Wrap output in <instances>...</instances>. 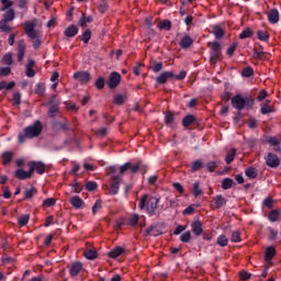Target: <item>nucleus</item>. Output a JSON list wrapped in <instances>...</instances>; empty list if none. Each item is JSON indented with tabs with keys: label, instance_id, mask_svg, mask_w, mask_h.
I'll use <instances>...</instances> for the list:
<instances>
[{
	"label": "nucleus",
	"instance_id": "864d4df0",
	"mask_svg": "<svg viewBox=\"0 0 281 281\" xmlns=\"http://www.w3.org/2000/svg\"><path fill=\"white\" fill-rule=\"evenodd\" d=\"M221 56H222L221 48H218L217 50H212L211 52V63L221 60Z\"/></svg>",
	"mask_w": 281,
	"mask_h": 281
},
{
	"label": "nucleus",
	"instance_id": "423d86ee",
	"mask_svg": "<svg viewBox=\"0 0 281 281\" xmlns=\"http://www.w3.org/2000/svg\"><path fill=\"white\" fill-rule=\"evenodd\" d=\"M122 184V177L120 176H112L110 178V186L104 184L103 190H108L110 196H115L120 192V186Z\"/></svg>",
	"mask_w": 281,
	"mask_h": 281
},
{
	"label": "nucleus",
	"instance_id": "c756f323",
	"mask_svg": "<svg viewBox=\"0 0 281 281\" xmlns=\"http://www.w3.org/2000/svg\"><path fill=\"white\" fill-rule=\"evenodd\" d=\"M161 232H159V228L157 226H149L145 231V236H160Z\"/></svg>",
	"mask_w": 281,
	"mask_h": 281
},
{
	"label": "nucleus",
	"instance_id": "ddd939ff",
	"mask_svg": "<svg viewBox=\"0 0 281 281\" xmlns=\"http://www.w3.org/2000/svg\"><path fill=\"white\" fill-rule=\"evenodd\" d=\"M75 80H78L79 82L87 83L91 80V74L87 71H77L74 74Z\"/></svg>",
	"mask_w": 281,
	"mask_h": 281
},
{
	"label": "nucleus",
	"instance_id": "cd10ccee",
	"mask_svg": "<svg viewBox=\"0 0 281 281\" xmlns=\"http://www.w3.org/2000/svg\"><path fill=\"white\" fill-rule=\"evenodd\" d=\"M165 124H167V126H173L175 113H172L171 111L165 112Z\"/></svg>",
	"mask_w": 281,
	"mask_h": 281
},
{
	"label": "nucleus",
	"instance_id": "473e14b6",
	"mask_svg": "<svg viewBox=\"0 0 281 281\" xmlns=\"http://www.w3.org/2000/svg\"><path fill=\"white\" fill-rule=\"evenodd\" d=\"M276 256V247L273 246H269L266 249V255H265V260L269 261V260H273V257Z\"/></svg>",
	"mask_w": 281,
	"mask_h": 281
},
{
	"label": "nucleus",
	"instance_id": "f8f14e48",
	"mask_svg": "<svg viewBox=\"0 0 281 281\" xmlns=\"http://www.w3.org/2000/svg\"><path fill=\"white\" fill-rule=\"evenodd\" d=\"M175 77V72L172 71H164L158 77H156L157 85H166L170 78Z\"/></svg>",
	"mask_w": 281,
	"mask_h": 281
},
{
	"label": "nucleus",
	"instance_id": "603ef678",
	"mask_svg": "<svg viewBox=\"0 0 281 281\" xmlns=\"http://www.w3.org/2000/svg\"><path fill=\"white\" fill-rule=\"evenodd\" d=\"M86 190L88 192H95V190H98V182H95V181H88L86 183Z\"/></svg>",
	"mask_w": 281,
	"mask_h": 281
},
{
	"label": "nucleus",
	"instance_id": "a19ab883",
	"mask_svg": "<svg viewBox=\"0 0 281 281\" xmlns=\"http://www.w3.org/2000/svg\"><path fill=\"white\" fill-rule=\"evenodd\" d=\"M245 175L248 177V179H256V177H258V171H256V168L254 167H248L245 170Z\"/></svg>",
	"mask_w": 281,
	"mask_h": 281
},
{
	"label": "nucleus",
	"instance_id": "bb28decb",
	"mask_svg": "<svg viewBox=\"0 0 281 281\" xmlns=\"http://www.w3.org/2000/svg\"><path fill=\"white\" fill-rule=\"evenodd\" d=\"M12 157H14V153L12 151L2 153V166H10L12 162Z\"/></svg>",
	"mask_w": 281,
	"mask_h": 281
},
{
	"label": "nucleus",
	"instance_id": "aec40b11",
	"mask_svg": "<svg viewBox=\"0 0 281 281\" xmlns=\"http://www.w3.org/2000/svg\"><path fill=\"white\" fill-rule=\"evenodd\" d=\"M79 32V29L71 24L69 26H67L64 31V35L67 37V38H74V36H76Z\"/></svg>",
	"mask_w": 281,
	"mask_h": 281
},
{
	"label": "nucleus",
	"instance_id": "5fc2aeb1",
	"mask_svg": "<svg viewBox=\"0 0 281 281\" xmlns=\"http://www.w3.org/2000/svg\"><path fill=\"white\" fill-rule=\"evenodd\" d=\"M100 210H102V200L98 199L92 206V214L95 216Z\"/></svg>",
	"mask_w": 281,
	"mask_h": 281
},
{
	"label": "nucleus",
	"instance_id": "412c9836",
	"mask_svg": "<svg viewBox=\"0 0 281 281\" xmlns=\"http://www.w3.org/2000/svg\"><path fill=\"white\" fill-rule=\"evenodd\" d=\"M122 254H126V249H124L121 246H117V247L113 248L112 250H110L108 252V256H109V258L115 259V258H120V256H122Z\"/></svg>",
	"mask_w": 281,
	"mask_h": 281
},
{
	"label": "nucleus",
	"instance_id": "4c0bfd02",
	"mask_svg": "<svg viewBox=\"0 0 281 281\" xmlns=\"http://www.w3.org/2000/svg\"><path fill=\"white\" fill-rule=\"evenodd\" d=\"M201 168H203V160L202 159L194 160L191 164L192 172H199V170H201Z\"/></svg>",
	"mask_w": 281,
	"mask_h": 281
},
{
	"label": "nucleus",
	"instance_id": "7c9ffc66",
	"mask_svg": "<svg viewBox=\"0 0 281 281\" xmlns=\"http://www.w3.org/2000/svg\"><path fill=\"white\" fill-rule=\"evenodd\" d=\"M254 58H256V60H267V53L255 47Z\"/></svg>",
	"mask_w": 281,
	"mask_h": 281
},
{
	"label": "nucleus",
	"instance_id": "4468645a",
	"mask_svg": "<svg viewBox=\"0 0 281 281\" xmlns=\"http://www.w3.org/2000/svg\"><path fill=\"white\" fill-rule=\"evenodd\" d=\"M269 223H278L281 218V212L278 209H272L267 215Z\"/></svg>",
	"mask_w": 281,
	"mask_h": 281
},
{
	"label": "nucleus",
	"instance_id": "79ce46f5",
	"mask_svg": "<svg viewBox=\"0 0 281 281\" xmlns=\"http://www.w3.org/2000/svg\"><path fill=\"white\" fill-rule=\"evenodd\" d=\"M114 104H117V106H122L124 102H126V95L124 94H116L113 99Z\"/></svg>",
	"mask_w": 281,
	"mask_h": 281
},
{
	"label": "nucleus",
	"instance_id": "2eb2a0df",
	"mask_svg": "<svg viewBox=\"0 0 281 281\" xmlns=\"http://www.w3.org/2000/svg\"><path fill=\"white\" fill-rule=\"evenodd\" d=\"M192 234L195 236H201L203 234V223L201 221H194L191 224Z\"/></svg>",
	"mask_w": 281,
	"mask_h": 281
},
{
	"label": "nucleus",
	"instance_id": "49530a36",
	"mask_svg": "<svg viewBox=\"0 0 281 281\" xmlns=\"http://www.w3.org/2000/svg\"><path fill=\"white\" fill-rule=\"evenodd\" d=\"M159 30H166V32H170V30H172V22H170V20H164L159 25Z\"/></svg>",
	"mask_w": 281,
	"mask_h": 281
},
{
	"label": "nucleus",
	"instance_id": "e433bc0d",
	"mask_svg": "<svg viewBox=\"0 0 281 281\" xmlns=\"http://www.w3.org/2000/svg\"><path fill=\"white\" fill-rule=\"evenodd\" d=\"M83 256L87 258V260H95V258H98V251L93 249H87Z\"/></svg>",
	"mask_w": 281,
	"mask_h": 281
},
{
	"label": "nucleus",
	"instance_id": "a18cd8bd",
	"mask_svg": "<svg viewBox=\"0 0 281 281\" xmlns=\"http://www.w3.org/2000/svg\"><path fill=\"white\" fill-rule=\"evenodd\" d=\"M15 86H16V83L14 81H11L9 83L5 81H1L0 82V91H3V89H7V91H10Z\"/></svg>",
	"mask_w": 281,
	"mask_h": 281
},
{
	"label": "nucleus",
	"instance_id": "58836bf2",
	"mask_svg": "<svg viewBox=\"0 0 281 281\" xmlns=\"http://www.w3.org/2000/svg\"><path fill=\"white\" fill-rule=\"evenodd\" d=\"M261 115H269V113H273V108L269 105V103H262L260 108Z\"/></svg>",
	"mask_w": 281,
	"mask_h": 281
},
{
	"label": "nucleus",
	"instance_id": "b1692460",
	"mask_svg": "<svg viewBox=\"0 0 281 281\" xmlns=\"http://www.w3.org/2000/svg\"><path fill=\"white\" fill-rule=\"evenodd\" d=\"M213 203L216 210H221L223 205H227V199L223 198V195H216L213 198Z\"/></svg>",
	"mask_w": 281,
	"mask_h": 281
},
{
	"label": "nucleus",
	"instance_id": "6ab92c4d",
	"mask_svg": "<svg viewBox=\"0 0 281 281\" xmlns=\"http://www.w3.org/2000/svg\"><path fill=\"white\" fill-rule=\"evenodd\" d=\"M80 271H82V262L76 261L75 263L71 265L69 269L70 277L76 278V276H78Z\"/></svg>",
	"mask_w": 281,
	"mask_h": 281
},
{
	"label": "nucleus",
	"instance_id": "f3484780",
	"mask_svg": "<svg viewBox=\"0 0 281 281\" xmlns=\"http://www.w3.org/2000/svg\"><path fill=\"white\" fill-rule=\"evenodd\" d=\"M268 21L272 23V25H276V23L280 21V12L278 9H272L268 12Z\"/></svg>",
	"mask_w": 281,
	"mask_h": 281
},
{
	"label": "nucleus",
	"instance_id": "4d7b16f0",
	"mask_svg": "<svg viewBox=\"0 0 281 281\" xmlns=\"http://www.w3.org/2000/svg\"><path fill=\"white\" fill-rule=\"evenodd\" d=\"M268 144H270V146H278L274 150L276 153H280V140H278L277 137H270Z\"/></svg>",
	"mask_w": 281,
	"mask_h": 281
},
{
	"label": "nucleus",
	"instance_id": "e2e57ef3",
	"mask_svg": "<svg viewBox=\"0 0 281 281\" xmlns=\"http://www.w3.org/2000/svg\"><path fill=\"white\" fill-rule=\"evenodd\" d=\"M3 65H12L14 61L12 59V53H8L2 57Z\"/></svg>",
	"mask_w": 281,
	"mask_h": 281
},
{
	"label": "nucleus",
	"instance_id": "13d9d810",
	"mask_svg": "<svg viewBox=\"0 0 281 281\" xmlns=\"http://www.w3.org/2000/svg\"><path fill=\"white\" fill-rule=\"evenodd\" d=\"M104 85H105V81H104V77H99L95 82H94V87L99 90V91H102V89H104Z\"/></svg>",
	"mask_w": 281,
	"mask_h": 281
},
{
	"label": "nucleus",
	"instance_id": "6e6552de",
	"mask_svg": "<svg viewBox=\"0 0 281 281\" xmlns=\"http://www.w3.org/2000/svg\"><path fill=\"white\" fill-rule=\"evenodd\" d=\"M27 166L32 177L34 176V172H36V175H45L46 166L43 161H30Z\"/></svg>",
	"mask_w": 281,
	"mask_h": 281
},
{
	"label": "nucleus",
	"instance_id": "72a5a7b5",
	"mask_svg": "<svg viewBox=\"0 0 281 281\" xmlns=\"http://www.w3.org/2000/svg\"><path fill=\"white\" fill-rule=\"evenodd\" d=\"M234 186V180L232 178H224L222 180V190H231Z\"/></svg>",
	"mask_w": 281,
	"mask_h": 281
},
{
	"label": "nucleus",
	"instance_id": "338daca9",
	"mask_svg": "<svg viewBox=\"0 0 281 281\" xmlns=\"http://www.w3.org/2000/svg\"><path fill=\"white\" fill-rule=\"evenodd\" d=\"M52 205H56V199L47 198L43 201V207H52Z\"/></svg>",
	"mask_w": 281,
	"mask_h": 281
},
{
	"label": "nucleus",
	"instance_id": "2f4dec72",
	"mask_svg": "<svg viewBox=\"0 0 281 281\" xmlns=\"http://www.w3.org/2000/svg\"><path fill=\"white\" fill-rule=\"evenodd\" d=\"M54 131H70L69 123L57 122L53 126Z\"/></svg>",
	"mask_w": 281,
	"mask_h": 281
},
{
	"label": "nucleus",
	"instance_id": "39448f33",
	"mask_svg": "<svg viewBox=\"0 0 281 281\" xmlns=\"http://www.w3.org/2000/svg\"><path fill=\"white\" fill-rule=\"evenodd\" d=\"M16 19V14L14 13V9H7L3 18L0 21V30L2 32H12V27L8 25V23L14 21Z\"/></svg>",
	"mask_w": 281,
	"mask_h": 281
},
{
	"label": "nucleus",
	"instance_id": "9d476101",
	"mask_svg": "<svg viewBox=\"0 0 281 281\" xmlns=\"http://www.w3.org/2000/svg\"><path fill=\"white\" fill-rule=\"evenodd\" d=\"M266 165L269 168H278L280 166V158L273 153H269L266 157Z\"/></svg>",
	"mask_w": 281,
	"mask_h": 281
},
{
	"label": "nucleus",
	"instance_id": "0e129e2a",
	"mask_svg": "<svg viewBox=\"0 0 281 281\" xmlns=\"http://www.w3.org/2000/svg\"><path fill=\"white\" fill-rule=\"evenodd\" d=\"M273 203H274V201H273V198H271V196H268V198H266V199L263 200V205H265V207H267L268 210H273Z\"/></svg>",
	"mask_w": 281,
	"mask_h": 281
},
{
	"label": "nucleus",
	"instance_id": "7ed1b4c3",
	"mask_svg": "<svg viewBox=\"0 0 281 281\" xmlns=\"http://www.w3.org/2000/svg\"><path fill=\"white\" fill-rule=\"evenodd\" d=\"M231 103L233 109H236V111H243V109L251 111V109H254V105L256 104V100H254L252 97L243 98L241 94H235L231 99Z\"/></svg>",
	"mask_w": 281,
	"mask_h": 281
},
{
	"label": "nucleus",
	"instance_id": "393cba45",
	"mask_svg": "<svg viewBox=\"0 0 281 281\" xmlns=\"http://www.w3.org/2000/svg\"><path fill=\"white\" fill-rule=\"evenodd\" d=\"M87 23H93V16L87 15L85 12L81 13V16L79 19L78 25L80 27H85Z\"/></svg>",
	"mask_w": 281,
	"mask_h": 281
},
{
	"label": "nucleus",
	"instance_id": "c03bdc74",
	"mask_svg": "<svg viewBox=\"0 0 281 281\" xmlns=\"http://www.w3.org/2000/svg\"><path fill=\"white\" fill-rule=\"evenodd\" d=\"M254 76V68L251 66H247L241 70L243 78H251Z\"/></svg>",
	"mask_w": 281,
	"mask_h": 281
},
{
	"label": "nucleus",
	"instance_id": "a878e982",
	"mask_svg": "<svg viewBox=\"0 0 281 281\" xmlns=\"http://www.w3.org/2000/svg\"><path fill=\"white\" fill-rule=\"evenodd\" d=\"M194 122H196V117L194 116V114H188L182 120V126H184V128H188V126H192Z\"/></svg>",
	"mask_w": 281,
	"mask_h": 281
},
{
	"label": "nucleus",
	"instance_id": "3c124183",
	"mask_svg": "<svg viewBox=\"0 0 281 281\" xmlns=\"http://www.w3.org/2000/svg\"><path fill=\"white\" fill-rule=\"evenodd\" d=\"M30 223V214H25L22 217H19L18 220V225H20V227H25V225H27Z\"/></svg>",
	"mask_w": 281,
	"mask_h": 281
},
{
	"label": "nucleus",
	"instance_id": "8fccbe9b",
	"mask_svg": "<svg viewBox=\"0 0 281 281\" xmlns=\"http://www.w3.org/2000/svg\"><path fill=\"white\" fill-rule=\"evenodd\" d=\"M205 168L209 172H214L218 168V162L211 160L206 162Z\"/></svg>",
	"mask_w": 281,
	"mask_h": 281
},
{
	"label": "nucleus",
	"instance_id": "5701e85b",
	"mask_svg": "<svg viewBox=\"0 0 281 281\" xmlns=\"http://www.w3.org/2000/svg\"><path fill=\"white\" fill-rule=\"evenodd\" d=\"M211 34L215 36V38L221 40L225 36V31L221 27V25L215 24L212 26Z\"/></svg>",
	"mask_w": 281,
	"mask_h": 281
},
{
	"label": "nucleus",
	"instance_id": "20e7f679",
	"mask_svg": "<svg viewBox=\"0 0 281 281\" xmlns=\"http://www.w3.org/2000/svg\"><path fill=\"white\" fill-rule=\"evenodd\" d=\"M146 201H148L147 204ZM157 205H159V198L153 196L148 200V194H143L139 200V209H146V212L149 214V216H155V212H157Z\"/></svg>",
	"mask_w": 281,
	"mask_h": 281
},
{
	"label": "nucleus",
	"instance_id": "f03ea898",
	"mask_svg": "<svg viewBox=\"0 0 281 281\" xmlns=\"http://www.w3.org/2000/svg\"><path fill=\"white\" fill-rule=\"evenodd\" d=\"M24 32L26 36L33 41V48L38 49L43 45V35L41 32L36 31V23L26 21L24 24Z\"/></svg>",
	"mask_w": 281,
	"mask_h": 281
},
{
	"label": "nucleus",
	"instance_id": "c85d7f7f",
	"mask_svg": "<svg viewBox=\"0 0 281 281\" xmlns=\"http://www.w3.org/2000/svg\"><path fill=\"white\" fill-rule=\"evenodd\" d=\"M192 193H193V196H195V199L201 196V194H203V190L201 189V182L195 181L193 183Z\"/></svg>",
	"mask_w": 281,
	"mask_h": 281
},
{
	"label": "nucleus",
	"instance_id": "0eeeda50",
	"mask_svg": "<svg viewBox=\"0 0 281 281\" xmlns=\"http://www.w3.org/2000/svg\"><path fill=\"white\" fill-rule=\"evenodd\" d=\"M140 166H142V161H138L136 164L125 162L120 167V175H124V172H128V170L132 175H136V172H139Z\"/></svg>",
	"mask_w": 281,
	"mask_h": 281
},
{
	"label": "nucleus",
	"instance_id": "69168bd1",
	"mask_svg": "<svg viewBox=\"0 0 281 281\" xmlns=\"http://www.w3.org/2000/svg\"><path fill=\"white\" fill-rule=\"evenodd\" d=\"M207 47H210L211 52L218 50L221 49V42H217V41L209 42Z\"/></svg>",
	"mask_w": 281,
	"mask_h": 281
},
{
	"label": "nucleus",
	"instance_id": "f257e3e1",
	"mask_svg": "<svg viewBox=\"0 0 281 281\" xmlns=\"http://www.w3.org/2000/svg\"><path fill=\"white\" fill-rule=\"evenodd\" d=\"M41 133H43V123L40 120L34 121L32 125L24 128V134L18 135L19 143L23 144L25 139H34V137H38Z\"/></svg>",
	"mask_w": 281,
	"mask_h": 281
},
{
	"label": "nucleus",
	"instance_id": "bf43d9fd",
	"mask_svg": "<svg viewBox=\"0 0 281 281\" xmlns=\"http://www.w3.org/2000/svg\"><path fill=\"white\" fill-rule=\"evenodd\" d=\"M191 239H192V233H190V231L180 235L181 243H190Z\"/></svg>",
	"mask_w": 281,
	"mask_h": 281
},
{
	"label": "nucleus",
	"instance_id": "dca6fc26",
	"mask_svg": "<svg viewBox=\"0 0 281 281\" xmlns=\"http://www.w3.org/2000/svg\"><path fill=\"white\" fill-rule=\"evenodd\" d=\"M193 44H194V40H192L190 35H184L179 43L181 49H189V47H192Z\"/></svg>",
	"mask_w": 281,
	"mask_h": 281
},
{
	"label": "nucleus",
	"instance_id": "37998d69",
	"mask_svg": "<svg viewBox=\"0 0 281 281\" xmlns=\"http://www.w3.org/2000/svg\"><path fill=\"white\" fill-rule=\"evenodd\" d=\"M2 8L1 12H5V10H12L14 2L12 0H1Z\"/></svg>",
	"mask_w": 281,
	"mask_h": 281
},
{
	"label": "nucleus",
	"instance_id": "c9c22d12",
	"mask_svg": "<svg viewBox=\"0 0 281 281\" xmlns=\"http://www.w3.org/2000/svg\"><path fill=\"white\" fill-rule=\"evenodd\" d=\"M236 157V148H232L227 151L226 157H225V162L227 165L232 164L234 161V158Z\"/></svg>",
	"mask_w": 281,
	"mask_h": 281
},
{
	"label": "nucleus",
	"instance_id": "052dcab7",
	"mask_svg": "<svg viewBox=\"0 0 281 281\" xmlns=\"http://www.w3.org/2000/svg\"><path fill=\"white\" fill-rule=\"evenodd\" d=\"M35 93L37 95H43V93H45V83L40 82V83L35 85Z\"/></svg>",
	"mask_w": 281,
	"mask_h": 281
},
{
	"label": "nucleus",
	"instance_id": "1a4fd4ad",
	"mask_svg": "<svg viewBox=\"0 0 281 281\" xmlns=\"http://www.w3.org/2000/svg\"><path fill=\"white\" fill-rule=\"evenodd\" d=\"M120 82H122V75L117 71H113L110 74L106 85L109 89H115L120 86Z\"/></svg>",
	"mask_w": 281,
	"mask_h": 281
},
{
	"label": "nucleus",
	"instance_id": "de8ad7c7",
	"mask_svg": "<svg viewBox=\"0 0 281 281\" xmlns=\"http://www.w3.org/2000/svg\"><path fill=\"white\" fill-rule=\"evenodd\" d=\"M257 38L259 41H262L263 43H267V41H269V32H267V31H258L257 32Z\"/></svg>",
	"mask_w": 281,
	"mask_h": 281
},
{
	"label": "nucleus",
	"instance_id": "774afa93",
	"mask_svg": "<svg viewBox=\"0 0 281 281\" xmlns=\"http://www.w3.org/2000/svg\"><path fill=\"white\" fill-rule=\"evenodd\" d=\"M231 240L232 243H240V240H243L240 238V233L238 231L233 232Z\"/></svg>",
	"mask_w": 281,
	"mask_h": 281
},
{
	"label": "nucleus",
	"instance_id": "f704fd0d",
	"mask_svg": "<svg viewBox=\"0 0 281 281\" xmlns=\"http://www.w3.org/2000/svg\"><path fill=\"white\" fill-rule=\"evenodd\" d=\"M35 194H38V189H36L35 187H32L31 189H27L24 192V199L25 200L33 199Z\"/></svg>",
	"mask_w": 281,
	"mask_h": 281
},
{
	"label": "nucleus",
	"instance_id": "09e8293b",
	"mask_svg": "<svg viewBox=\"0 0 281 281\" xmlns=\"http://www.w3.org/2000/svg\"><path fill=\"white\" fill-rule=\"evenodd\" d=\"M228 243H229V239H227V236L220 235L217 237V245H220V247H227Z\"/></svg>",
	"mask_w": 281,
	"mask_h": 281
},
{
	"label": "nucleus",
	"instance_id": "6e6d98bb",
	"mask_svg": "<svg viewBox=\"0 0 281 281\" xmlns=\"http://www.w3.org/2000/svg\"><path fill=\"white\" fill-rule=\"evenodd\" d=\"M81 41L82 43H85L87 45V43H89V41H91V30L87 29L82 35H81Z\"/></svg>",
	"mask_w": 281,
	"mask_h": 281
},
{
	"label": "nucleus",
	"instance_id": "a211bd4d",
	"mask_svg": "<svg viewBox=\"0 0 281 281\" xmlns=\"http://www.w3.org/2000/svg\"><path fill=\"white\" fill-rule=\"evenodd\" d=\"M16 49H18V63H22L23 59L25 58V49H26L25 42L20 41L18 43Z\"/></svg>",
	"mask_w": 281,
	"mask_h": 281
},
{
	"label": "nucleus",
	"instance_id": "4be33fe9",
	"mask_svg": "<svg viewBox=\"0 0 281 281\" xmlns=\"http://www.w3.org/2000/svg\"><path fill=\"white\" fill-rule=\"evenodd\" d=\"M69 203L76 210H80V207L85 206V201L82 199H80V196H78V195L70 198Z\"/></svg>",
	"mask_w": 281,
	"mask_h": 281
},
{
	"label": "nucleus",
	"instance_id": "680f3d73",
	"mask_svg": "<svg viewBox=\"0 0 281 281\" xmlns=\"http://www.w3.org/2000/svg\"><path fill=\"white\" fill-rule=\"evenodd\" d=\"M98 10H99V12H101V14H104V12H106V10H109V4L105 2V0H101L99 2Z\"/></svg>",
	"mask_w": 281,
	"mask_h": 281
},
{
	"label": "nucleus",
	"instance_id": "9b49d317",
	"mask_svg": "<svg viewBox=\"0 0 281 281\" xmlns=\"http://www.w3.org/2000/svg\"><path fill=\"white\" fill-rule=\"evenodd\" d=\"M15 179L19 181H25L27 179H32V171L29 169L27 171L23 168H18L14 172Z\"/></svg>",
	"mask_w": 281,
	"mask_h": 281
},
{
	"label": "nucleus",
	"instance_id": "ea45409f",
	"mask_svg": "<svg viewBox=\"0 0 281 281\" xmlns=\"http://www.w3.org/2000/svg\"><path fill=\"white\" fill-rule=\"evenodd\" d=\"M251 36H254V32L251 29L246 27L240 34H239V38L241 41H245V38H251Z\"/></svg>",
	"mask_w": 281,
	"mask_h": 281
}]
</instances>
